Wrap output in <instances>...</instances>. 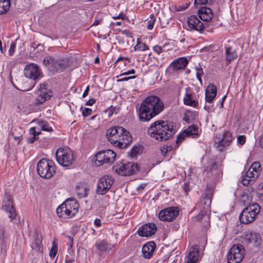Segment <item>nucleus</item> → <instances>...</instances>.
Instances as JSON below:
<instances>
[{
    "mask_svg": "<svg viewBox=\"0 0 263 263\" xmlns=\"http://www.w3.org/2000/svg\"><path fill=\"white\" fill-rule=\"evenodd\" d=\"M164 109V104L159 98L151 96L145 98L137 111L139 120L148 122L159 115Z\"/></svg>",
    "mask_w": 263,
    "mask_h": 263,
    "instance_id": "1",
    "label": "nucleus"
},
{
    "mask_svg": "<svg viewBox=\"0 0 263 263\" xmlns=\"http://www.w3.org/2000/svg\"><path fill=\"white\" fill-rule=\"evenodd\" d=\"M106 136L112 145L119 148L126 147L133 139L129 132L119 126L109 128L106 132Z\"/></svg>",
    "mask_w": 263,
    "mask_h": 263,
    "instance_id": "2",
    "label": "nucleus"
},
{
    "mask_svg": "<svg viewBox=\"0 0 263 263\" xmlns=\"http://www.w3.org/2000/svg\"><path fill=\"white\" fill-rule=\"evenodd\" d=\"M147 132L151 137L158 141H166L175 133L172 123L164 120H157L153 122L148 128Z\"/></svg>",
    "mask_w": 263,
    "mask_h": 263,
    "instance_id": "3",
    "label": "nucleus"
},
{
    "mask_svg": "<svg viewBox=\"0 0 263 263\" xmlns=\"http://www.w3.org/2000/svg\"><path fill=\"white\" fill-rule=\"evenodd\" d=\"M24 73L25 77L29 79L26 80L24 84L15 87L20 91H26L31 90L35 85V81L41 78V71L37 65L31 63L26 66Z\"/></svg>",
    "mask_w": 263,
    "mask_h": 263,
    "instance_id": "4",
    "label": "nucleus"
},
{
    "mask_svg": "<svg viewBox=\"0 0 263 263\" xmlns=\"http://www.w3.org/2000/svg\"><path fill=\"white\" fill-rule=\"evenodd\" d=\"M43 63L52 74L63 72L68 65L67 59H60L52 55L45 57Z\"/></svg>",
    "mask_w": 263,
    "mask_h": 263,
    "instance_id": "5",
    "label": "nucleus"
},
{
    "mask_svg": "<svg viewBox=\"0 0 263 263\" xmlns=\"http://www.w3.org/2000/svg\"><path fill=\"white\" fill-rule=\"evenodd\" d=\"M79 204L74 199H67L57 209V214L60 217L63 218H71L78 212Z\"/></svg>",
    "mask_w": 263,
    "mask_h": 263,
    "instance_id": "6",
    "label": "nucleus"
},
{
    "mask_svg": "<svg viewBox=\"0 0 263 263\" xmlns=\"http://www.w3.org/2000/svg\"><path fill=\"white\" fill-rule=\"evenodd\" d=\"M213 195V190L212 188H206L199 203L202 210L197 216L194 217L196 220L200 221L202 219H205V220H209L210 217L207 215L206 212L210 209Z\"/></svg>",
    "mask_w": 263,
    "mask_h": 263,
    "instance_id": "7",
    "label": "nucleus"
},
{
    "mask_svg": "<svg viewBox=\"0 0 263 263\" xmlns=\"http://www.w3.org/2000/svg\"><path fill=\"white\" fill-rule=\"evenodd\" d=\"M38 174L42 178L49 179L55 173V167L52 161L46 159L40 160L36 166Z\"/></svg>",
    "mask_w": 263,
    "mask_h": 263,
    "instance_id": "8",
    "label": "nucleus"
},
{
    "mask_svg": "<svg viewBox=\"0 0 263 263\" xmlns=\"http://www.w3.org/2000/svg\"><path fill=\"white\" fill-rule=\"evenodd\" d=\"M260 211V206L257 203L249 205L242 211L239 215V220L241 223L248 224L254 220Z\"/></svg>",
    "mask_w": 263,
    "mask_h": 263,
    "instance_id": "9",
    "label": "nucleus"
},
{
    "mask_svg": "<svg viewBox=\"0 0 263 263\" xmlns=\"http://www.w3.org/2000/svg\"><path fill=\"white\" fill-rule=\"evenodd\" d=\"M245 255L243 247L240 245H233L227 254L228 263H240Z\"/></svg>",
    "mask_w": 263,
    "mask_h": 263,
    "instance_id": "10",
    "label": "nucleus"
},
{
    "mask_svg": "<svg viewBox=\"0 0 263 263\" xmlns=\"http://www.w3.org/2000/svg\"><path fill=\"white\" fill-rule=\"evenodd\" d=\"M116 154L112 150L106 149L98 152L95 155V164L100 166L104 164H111L115 161Z\"/></svg>",
    "mask_w": 263,
    "mask_h": 263,
    "instance_id": "11",
    "label": "nucleus"
},
{
    "mask_svg": "<svg viewBox=\"0 0 263 263\" xmlns=\"http://www.w3.org/2000/svg\"><path fill=\"white\" fill-rule=\"evenodd\" d=\"M58 163L63 166H69L74 162L73 153L69 149L59 148L55 154Z\"/></svg>",
    "mask_w": 263,
    "mask_h": 263,
    "instance_id": "12",
    "label": "nucleus"
},
{
    "mask_svg": "<svg viewBox=\"0 0 263 263\" xmlns=\"http://www.w3.org/2000/svg\"><path fill=\"white\" fill-rule=\"evenodd\" d=\"M114 183V178L110 175H104L98 180L96 188V193L104 195L111 188Z\"/></svg>",
    "mask_w": 263,
    "mask_h": 263,
    "instance_id": "13",
    "label": "nucleus"
},
{
    "mask_svg": "<svg viewBox=\"0 0 263 263\" xmlns=\"http://www.w3.org/2000/svg\"><path fill=\"white\" fill-rule=\"evenodd\" d=\"M260 171L261 167L259 162H253L246 173V176L242 177L241 182L243 185L247 186L249 184L251 180H255L258 177Z\"/></svg>",
    "mask_w": 263,
    "mask_h": 263,
    "instance_id": "14",
    "label": "nucleus"
},
{
    "mask_svg": "<svg viewBox=\"0 0 263 263\" xmlns=\"http://www.w3.org/2000/svg\"><path fill=\"white\" fill-rule=\"evenodd\" d=\"M113 168L120 175L129 176L135 174L139 170V166L137 163L131 162L115 165Z\"/></svg>",
    "mask_w": 263,
    "mask_h": 263,
    "instance_id": "15",
    "label": "nucleus"
},
{
    "mask_svg": "<svg viewBox=\"0 0 263 263\" xmlns=\"http://www.w3.org/2000/svg\"><path fill=\"white\" fill-rule=\"evenodd\" d=\"M2 209L9 213V218L12 221L16 217V213L13 206L11 195L8 192H5L3 199Z\"/></svg>",
    "mask_w": 263,
    "mask_h": 263,
    "instance_id": "16",
    "label": "nucleus"
},
{
    "mask_svg": "<svg viewBox=\"0 0 263 263\" xmlns=\"http://www.w3.org/2000/svg\"><path fill=\"white\" fill-rule=\"evenodd\" d=\"M179 213L178 208L171 206L160 211L158 215V218L161 221H172L176 218Z\"/></svg>",
    "mask_w": 263,
    "mask_h": 263,
    "instance_id": "17",
    "label": "nucleus"
},
{
    "mask_svg": "<svg viewBox=\"0 0 263 263\" xmlns=\"http://www.w3.org/2000/svg\"><path fill=\"white\" fill-rule=\"evenodd\" d=\"M243 242L247 245L252 244L257 247L261 243L260 236L254 232H246L243 235Z\"/></svg>",
    "mask_w": 263,
    "mask_h": 263,
    "instance_id": "18",
    "label": "nucleus"
},
{
    "mask_svg": "<svg viewBox=\"0 0 263 263\" xmlns=\"http://www.w3.org/2000/svg\"><path fill=\"white\" fill-rule=\"evenodd\" d=\"M233 140L232 134L228 131L224 132L221 139L215 141V144L218 151L221 152L226 146H229Z\"/></svg>",
    "mask_w": 263,
    "mask_h": 263,
    "instance_id": "19",
    "label": "nucleus"
},
{
    "mask_svg": "<svg viewBox=\"0 0 263 263\" xmlns=\"http://www.w3.org/2000/svg\"><path fill=\"white\" fill-rule=\"evenodd\" d=\"M157 227L153 223H148L141 227L137 233L140 236L148 237L154 235L156 231Z\"/></svg>",
    "mask_w": 263,
    "mask_h": 263,
    "instance_id": "20",
    "label": "nucleus"
},
{
    "mask_svg": "<svg viewBox=\"0 0 263 263\" xmlns=\"http://www.w3.org/2000/svg\"><path fill=\"white\" fill-rule=\"evenodd\" d=\"M36 94L37 97L35 99L34 104L36 105H39L50 99L52 96V92L50 90H47L45 88H41L37 91Z\"/></svg>",
    "mask_w": 263,
    "mask_h": 263,
    "instance_id": "21",
    "label": "nucleus"
},
{
    "mask_svg": "<svg viewBox=\"0 0 263 263\" xmlns=\"http://www.w3.org/2000/svg\"><path fill=\"white\" fill-rule=\"evenodd\" d=\"M189 27L192 29L202 32L204 29V24L200 22L196 15H191L187 20Z\"/></svg>",
    "mask_w": 263,
    "mask_h": 263,
    "instance_id": "22",
    "label": "nucleus"
},
{
    "mask_svg": "<svg viewBox=\"0 0 263 263\" xmlns=\"http://www.w3.org/2000/svg\"><path fill=\"white\" fill-rule=\"evenodd\" d=\"M9 241V234L4 227H0V249L2 253L6 252Z\"/></svg>",
    "mask_w": 263,
    "mask_h": 263,
    "instance_id": "23",
    "label": "nucleus"
},
{
    "mask_svg": "<svg viewBox=\"0 0 263 263\" xmlns=\"http://www.w3.org/2000/svg\"><path fill=\"white\" fill-rule=\"evenodd\" d=\"M198 15L199 18L204 22H209L213 16L212 9L206 7H202L198 11Z\"/></svg>",
    "mask_w": 263,
    "mask_h": 263,
    "instance_id": "24",
    "label": "nucleus"
},
{
    "mask_svg": "<svg viewBox=\"0 0 263 263\" xmlns=\"http://www.w3.org/2000/svg\"><path fill=\"white\" fill-rule=\"evenodd\" d=\"M189 61L186 57L179 58L173 61L170 65V68L177 71L184 69L188 64Z\"/></svg>",
    "mask_w": 263,
    "mask_h": 263,
    "instance_id": "25",
    "label": "nucleus"
},
{
    "mask_svg": "<svg viewBox=\"0 0 263 263\" xmlns=\"http://www.w3.org/2000/svg\"><path fill=\"white\" fill-rule=\"evenodd\" d=\"M156 245L154 242L151 241L144 244L142 247V253L145 258H149L153 254Z\"/></svg>",
    "mask_w": 263,
    "mask_h": 263,
    "instance_id": "26",
    "label": "nucleus"
},
{
    "mask_svg": "<svg viewBox=\"0 0 263 263\" xmlns=\"http://www.w3.org/2000/svg\"><path fill=\"white\" fill-rule=\"evenodd\" d=\"M217 94L216 87L212 84H210L205 90V99L206 102L212 103Z\"/></svg>",
    "mask_w": 263,
    "mask_h": 263,
    "instance_id": "27",
    "label": "nucleus"
},
{
    "mask_svg": "<svg viewBox=\"0 0 263 263\" xmlns=\"http://www.w3.org/2000/svg\"><path fill=\"white\" fill-rule=\"evenodd\" d=\"M42 239V236L36 234L31 245L32 249L38 253L43 251Z\"/></svg>",
    "mask_w": 263,
    "mask_h": 263,
    "instance_id": "28",
    "label": "nucleus"
},
{
    "mask_svg": "<svg viewBox=\"0 0 263 263\" xmlns=\"http://www.w3.org/2000/svg\"><path fill=\"white\" fill-rule=\"evenodd\" d=\"M218 166L215 160L214 159L209 160L206 165L204 167V172H206L207 174H209L214 172H218Z\"/></svg>",
    "mask_w": 263,
    "mask_h": 263,
    "instance_id": "29",
    "label": "nucleus"
},
{
    "mask_svg": "<svg viewBox=\"0 0 263 263\" xmlns=\"http://www.w3.org/2000/svg\"><path fill=\"white\" fill-rule=\"evenodd\" d=\"M198 251L196 247L192 248L186 258V263H196L198 260Z\"/></svg>",
    "mask_w": 263,
    "mask_h": 263,
    "instance_id": "30",
    "label": "nucleus"
},
{
    "mask_svg": "<svg viewBox=\"0 0 263 263\" xmlns=\"http://www.w3.org/2000/svg\"><path fill=\"white\" fill-rule=\"evenodd\" d=\"M96 245L97 249L101 252H107V251L111 250L113 248V245L104 240L98 243H96Z\"/></svg>",
    "mask_w": 263,
    "mask_h": 263,
    "instance_id": "31",
    "label": "nucleus"
},
{
    "mask_svg": "<svg viewBox=\"0 0 263 263\" xmlns=\"http://www.w3.org/2000/svg\"><path fill=\"white\" fill-rule=\"evenodd\" d=\"M88 191L86 186L83 185H78L76 190L77 195L80 198L87 197Z\"/></svg>",
    "mask_w": 263,
    "mask_h": 263,
    "instance_id": "32",
    "label": "nucleus"
},
{
    "mask_svg": "<svg viewBox=\"0 0 263 263\" xmlns=\"http://www.w3.org/2000/svg\"><path fill=\"white\" fill-rule=\"evenodd\" d=\"M10 7V0H0V14L6 13Z\"/></svg>",
    "mask_w": 263,
    "mask_h": 263,
    "instance_id": "33",
    "label": "nucleus"
},
{
    "mask_svg": "<svg viewBox=\"0 0 263 263\" xmlns=\"http://www.w3.org/2000/svg\"><path fill=\"white\" fill-rule=\"evenodd\" d=\"M198 128L197 125H192L184 130V133H186L187 136L198 135Z\"/></svg>",
    "mask_w": 263,
    "mask_h": 263,
    "instance_id": "34",
    "label": "nucleus"
},
{
    "mask_svg": "<svg viewBox=\"0 0 263 263\" xmlns=\"http://www.w3.org/2000/svg\"><path fill=\"white\" fill-rule=\"evenodd\" d=\"M183 102L184 104L193 107H196L198 104L197 101L192 99L191 98V95L189 93L185 95L183 98Z\"/></svg>",
    "mask_w": 263,
    "mask_h": 263,
    "instance_id": "35",
    "label": "nucleus"
},
{
    "mask_svg": "<svg viewBox=\"0 0 263 263\" xmlns=\"http://www.w3.org/2000/svg\"><path fill=\"white\" fill-rule=\"evenodd\" d=\"M226 59L227 61H231L236 58L237 54L235 51L231 48H227L226 49Z\"/></svg>",
    "mask_w": 263,
    "mask_h": 263,
    "instance_id": "36",
    "label": "nucleus"
},
{
    "mask_svg": "<svg viewBox=\"0 0 263 263\" xmlns=\"http://www.w3.org/2000/svg\"><path fill=\"white\" fill-rule=\"evenodd\" d=\"M37 125L41 128L42 130L46 132H51L52 130L51 127L49 126L47 121L41 120L37 122Z\"/></svg>",
    "mask_w": 263,
    "mask_h": 263,
    "instance_id": "37",
    "label": "nucleus"
},
{
    "mask_svg": "<svg viewBox=\"0 0 263 263\" xmlns=\"http://www.w3.org/2000/svg\"><path fill=\"white\" fill-rule=\"evenodd\" d=\"M58 252V245L54 240L52 242V248L50 251L49 256L51 258H54Z\"/></svg>",
    "mask_w": 263,
    "mask_h": 263,
    "instance_id": "38",
    "label": "nucleus"
},
{
    "mask_svg": "<svg viewBox=\"0 0 263 263\" xmlns=\"http://www.w3.org/2000/svg\"><path fill=\"white\" fill-rule=\"evenodd\" d=\"M156 21V18L154 14H151L150 19L147 21V28L149 30H151L153 28L154 24Z\"/></svg>",
    "mask_w": 263,
    "mask_h": 263,
    "instance_id": "39",
    "label": "nucleus"
},
{
    "mask_svg": "<svg viewBox=\"0 0 263 263\" xmlns=\"http://www.w3.org/2000/svg\"><path fill=\"white\" fill-rule=\"evenodd\" d=\"M196 77L199 81L202 83L201 76L203 74L202 68L199 66V67L196 68Z\"/></svg>",
    "mask_w": 263,
    "mask_h": 263,
    "instance_id": "40",
    "label": "nucleus"
},
{
    "mask_svg": "<svg viewBox=\"0 0 263 263\" xmlns=\"http://www.w3.org/2000/svg\"><path fill=\"white\" fill-rule=\"evenodd\" d=\"M213 1V0H195L194 5L197 7L199 5L206 4L209 2L211 3Z\"/></svg>",
    "mask_w": 263,
    "mask_h": 263,
    "instance_id": "41",
    "label": "nucleus"
},
{
    "mask_svg": "<svg viewBox=\"0 0 263 263\" xmlns=\"http://www.w3.org/2000/svg\"><path fill=\"white\" fill-rule=\"evenodd\" d=\"M185 137L187 136L186 135V133H184V130L182 133H180L177 136L176 143H178L181 142L185 139Z\"/></svg>",
    "mask_w": 263,
    "mask_h": 263,
    "instance_id": "42",
    "label": "nucleus"
},
{
    "mask_svg": "<svg viewBox=\"0 0 263 263\" xmlns=\"http://www.w3.org/2000/svg\"><path fill=\"white\" fill-rule=\"evenodd\" d=\"M172 148L171 146H168V145H164L161 149V154L163 156H165L166 153L168 151H171L172 150Z\"/></svg>",
    "mask_w": 263,
    "mask_h": 263,
    "instance_id": "43",
    "label": "nucleus"
},
{
    "mask_svg": "<svg viewBox=\"0 0 263 263\" xmlns=\"http://www.w3.org/2000/svg\"><path fill=\"white\" fill-rule=\"evenodd\" d=\"M137 49L141 51H145L148 49V46L145 43H139L136 45Z\"/></svg>",
    "mask_w": 263,
    "mask_h": 263,
    "instance_id": "44",
    "label": "nucleus"
},
{
    "mask_svg": "<svg viewBox=\"0 0 263 263\" xmlns=\"http://www.w3.org/2000/svg\"><path fill=\"white\" fill-rule=\"evenodd\" d=\"M16 47V43L13 42H12L10 44V49L9 50V54L10 55H12L14 53V50Z\"/></svg>",
    "mask_w": 263,
    "mask_h": 263,
    "instance_id": "45",
    "label": "nucleus"
},
{
    "mask_svg": "<svg viewBox=\"0 0 263 263\" xmlns=\"http://www.w3.org/2000/svg\"><path fill=\"white\" fill-rule=\"evenodd\" d=\"M36 127H31L29 130V133L31 135H34V136H36L41 134L40 131L36 130Z\"/></svg>",
    "mask_w": 263,
    "mask_h": 263,
    "instance_id": "46",
    "label": "nucleus"
},
{
    "mask_svg": "<svg viewBox=\"0 0 263 263\" xmlns=\"http://www.w3.org/2000/svg\"><path fill=\"white\" fill-rule=\"evenodd\" d=\"M246 137L243 135L239 136L237 138V142L240 145H243L246 142Z\"/></svg>",
    "mask_w": 263,
    "mask_h": 263,
    "instance_id": "47",
    "label": "nucleus"
},
{
    "mask_svg": "<svg viewBox=\"0 0 263 263\" xmlns=\"http://www.w3.org/2000/svg\"><path fill=\"white\" fill-rule=\"evenodd\" d=\"M92 110L89 108H85L82 111V115L84 117H86L91 114Z\"/></svg>",
    "mask_w": 263,
    "mask_h": 263,
    "instance_id": "48",
    "label": "nucleus"
},
{
    "mask_svg": "<svg viewBox=\"0 0 263 263\" xmlns=\"http://www.w3.org/2000/svg\"><path fill=\"white\" fill-rule=\"evenodd\" d=\"M137 77V76H130V77H122V78L120 79H118L117 80L118 82H123V81H128L130 79H135Z\"/></svg>",
    "mask_w": 263,
    "mask_h": 263,
    "instance_id": "49",
    "label": "nucleus"
},
{
    "mask_svg": "<svg viewBox=\"0 0 263 263\" xmlns=\"http://www.w3.org/2000/svg\"><path fill=\"white\" fill-rule=\"evenodd\" d=\"M153 50L156 53H157L158 54H160V53L162 52V49L161 47H160V46H159L158 45H156V46L153 47Z\"/></svg>",
    "mask_w": 263,
    "mask_h": 263,
    "instance_id": "50",
    "label": "nucleus"
},
{
    "mask_svg": "<svg viewBox=\"0 0 263 263\" xmlns=\"http://www.w3.org/2000/svg\"><path fill=\"white\" fill-rule=\"evenodd\" d=\"M189 6V4H185V6H179L177 8V11H183V10H185L186 8H187Z\"/></svg>",
    "mask_w": 263,
    "mask_h": 263,
    "instance_id": "51",
    "label": "nucleus"
},
{
    "mask_svg": "<svg viewBox=\"0 0 263 263\" xmlns=\"http://www.w3.org/2000/svg\"><path fill=\"white\" fill-rule=\"evenodd\" d=\"M67 238L68 240L67 244L69 245L70 248H72L73 241V238L70 236H67Z\"/></svg>",
    "mask_w": 263,
    "mask_h": 263,
    "instance_id": "52",
    "label": "nucleus"
},
{
    "mask_svg": "<svg viewBox=\"0 0 263 263\" xmlns=\"http://www.w3.org/2000/svg\"><path fill=\"white\" fill-rule=\"evenodd\" d=\"M112 18L114 19H119V18H121L122 20H124V18H125V14H123V13H121L118 15H115V16H112Z\"/></svg>",
    "mask_w": 263,
    "mask_h": 263,
    "instance_id": "53",
    "label": "nucleus"
},
{
    "mask_svg": "<svg viewBox=\"0 0 263 263\" xmlns=\"http://www.w3.org/2000/svg\"><path fill=\"white\" fill-rule=\"evenodd\" d=\"M94 224L97 227H100L102 225L101 220L99 218H97L94 220Z\"/></svg>",
    "mask_w": 263,
    "mask_h": 263,
    "instance_id": "54",
    "label": "nucleus"
},
{
    "mask_svg": "<svg viewBox=\"0 0 263 263\" xmlns=\"http://www.w3.org/2000/svg\"><path fill=\"white\" fill-rule=\"evenodd\" d=\"M96 102V100L94 99H89L86 103V105L91 106Z\"/></svg>",
    "mask_w": 263,
    "mask_h": 263,
    "instance_id": "55",
    "label": "nucleus"
},
{
    "mask_svg": "<svg viewBox=\"0 0 263 263\" xmlns=\"http://www.w3.org/2000/svg\"><path fill=\"white\" fill-rule=\"evenodd\" d=\"M36 139V137L32 135V137L27 139V142L28 143H33Z\"/></svg>",
    "mask_w": 263,
    "mask_h": 263,
    "instance_id": "56",
    "label": "nucleus"
},
{
    "mask_svg": "<svg viewBox=\"0 0 263 263\" xmlns=\"http://www.w3.org/2000/svg\"><path fill=\"white\" fill-rule=\"evenodd\" d=\"M89 90V86H87L82 95L83 98H85L86 96H87L88 95Z\"/></svg>",
    "mask_w": 263,
    "mask_h": 263,
    "instance_id": "57",
    "label": "nucleus"
},
{
    "mask_svg": "<svg viewBox=\"0 0 263 263\" xmlns=\"http://www.w3.org/2000/svg\"><path fill=\"white\" fill-rule=\"evenodd\" d=\"M184 189L185 190V192L186 193V194H187L188 191L190 190V188L189 187V184L187 183H185L184 185Z\"/></svg>",
    "mask_w": 263,
    "mask_h": 263,
    "instance_id": "58",
    "label": "nucleus"
},
{
    "mask_svg": "<svg viewBox=\"0 0 263 263\" xmlns=\"http://www.w3.org/2000/svg\"><path fill=\"white\" fill-rule=\"evenodd\" d=\"M128 74H130V72L128 71H126V72H123V73H121L120 76H118L117 78L118 77H122L124 76H126V75H128Z\"/></svg>",
    "mask_w": 263,
    "mask_h": 263,
    "instance_id": "59",
    "label": "nucleus"
},
{
    "mask_svg": "<svg viewBox=\"0 0 263 263\" xmlns=\"http://www.w3.org/2000/svg\"><path fill=\"white\" fill-rule=\"evenodd\" d=\"M132 156H134V155H136L137 153H138V151H137L135 148H133L132 149Z\"/></svg>",
    "mask_w": 263,
    "mask_h": 263,
    "instance_id": "60",
    "label": "nucleus"
},
{
    "mask_svg": "<svg viewBox=\"0 0 263 263\" xmlns=\"http://www.w3.org/2000/svg\"><path fill=\"white\" fill-rule=\"evenodd\" d=\"M259 143L260 147L263 148V136L260 138Z\"/></svg>",
    "mask_w": 263,
    "mask_h": 263,
    "instance_id": "61",
    "label": "nucleus"
},
{
    "mask_svg": "<svg viewBox=\"0 0 263 263\" xmlns=\"http://www.w3.org/2000/svg\"><path fill=\"white\" fill-rule=\"evenodd\" d=\"M73 259H68L67 257L66 258L64 263H73Z\"/></svg>",
    "mask_w": 263,
    "mask_h": 263,
    "instance_id": "62",
    "label": "nucleus"
},
{
    "mask_svg": "<svg viewBox=\"0 0 263 263\" xmlns=\"http://www.w3.org/2000/svg\"><path fill=\"white\" fill-rule=\"evenodd\" d=\"M227 96L226 95H224L222 98H221V106L222 107H223V102L226 98Z\"/></svg>",
    "mask_w": 263,
    "mask_h": 263,
    "instance_id": "63",
    "label": "nucleus"
},
{
    "mask_svg": "<svg viewBox=\"0 0 263 263\" xmlns=\"http://www.w3.org/2000/svg\"><path fill=\"white\" fill-rule=\"evenodd\" d=\"M183 120L185 121L186 123H190V119L187 116H185L183 118Z\"/></svg>",
    "mask_w": 263,
    "mask_h": 263,
    "instance_id": "64",
    "label": "nucleus"
}]
</instances>
